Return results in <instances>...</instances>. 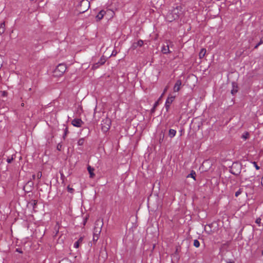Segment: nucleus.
<instances>
[{
  "mask_svg": "<svg viewBox=\"0 0 263 263\" xmlns=\"http://www.w3.org/2000/svg\"><path fill=\"white\" fill-rule=\"evenodd\" d=\"M182 7L181 6H177L174 8L171 12H169L166 16V18L169 22H172L173 20L178 18L181 14Z\"/></svg>",
  "mask_w": 263,
  "mask_h": 263,
  "instance_id": "obj_1",
  "label": "nucleus"
},
{
  "mask_svg": "<svg viewBox=\"0 0 263 263\" xmlns=\"http://www.w3.org/2000/svg\"><path fill=\"white\" fill-rule=\"evenodd\" d=\"M66 66L64 64H59L53 71L54 77H59L62 76L66 70Z\"/></svg>",
  "mask_w": 263,
  "mask_h": 263,
  "instance_id": "obj_2",
  "label": "nucleus"
},
{
  "mask_svg": "<svg viewBox=\"0 0 263 263\" xmlns=\"http://www.w3.org/2000/svg\"><path fill=\"white\" fill-rule=\"evenodd\" d=\"M103 226V221L101 219L96 220L95 223L93 234L96 235H100L102 230V228Z\"/></svg>",
  "mask_w": 263,
  "mask_h": 263,
  "instance_id": "obj_3",
  "label": "nucleus"
},
{
  "mask_svg": "<svg viewBox=\"0 0 263 263\" xmlns=\"http://www.w3.org/2000/svg\"><path fill=\"white\" fill-rule=\"evenodd\" d=\"M90 3L88 0H82L79 4V11L81 13H83L88 9Z\"/></svg>",
  "mask_w": 263,
  "mask_h": 263,
  "instance_id": "obj_4",
  "label": "nucleus"
},
{
  "mask_svg": "<svg viewBox=\"0 0 263 263\" xmlns=\"http://www.w3.org/2000/svg\"><path fill=\"white\" fill-rule=\"evenodd\" d=\"M111 120L109 118H105L102 121L101 127L104 133L107 132L110 128Z\"/></svg>",
  "mask_w": 263,
  "mask_h": 263,
  "instance_id": "obj_5",
  "label": "nucleus"
},
{
  "mask_svg": "<svg viewBox=\"0 0 263 263\" xmlns=\"http://www.w3.org/2000/svg\"><path fill=\"white\" fill-rule=\"evenodd\" d=\"M241 166L237 163H234L230 170V172L235 175H238L240 173Z\"/></svg>",
  "mask_w": 263,
  "mask_h": 263,
  "instance_id": "obj_6",
  "label": "nucleus"
},
{
  "mask_svg": "<svg viewBox=\"0 0 263 263\" xmlns=\"http://www.w3.org/2000/svg\"><path fill=\"white\" fill-rule=\"evenodd\" d=\"M105 62L106 59L104 56H102L98 62L96 63L93 65L92 68L94 69L98 68L101 65H103L105 63Z\"/></svg>",
  "mask_w": 263,
  "mask_h": 263,
  "instance_id": "obj_7",
  "label": "nucleus"
},
{
  "mask_svg": "<svg viewBox=\"0 0 263 263\" xmlns=\"http://www.w3.org/2000/svg\"><path fill=\"white\" fill-rule=\"evenodd\" d=\"M175 98V96H172L171 95L169 96V97L167 98V99L166 101V102H165V105L166 111H168L170 105L174 101Z\"/></svg>",
  "mask_w": 263,
  "mask_h": 263,
  "instance_id": "obj_8",
  "label": "nucleus"
},
{
  "mask_svg": "<svg viewBox=\"0 0 263 263\" xmlns=\"http://www.w3.org/2000/svg\"><path fill=\"white\" fill-rule=\"evenodd\" d=\"M71 124L75 127H80L83 124V122L81 119H74L72 120Z\"/></svg>",
  "mask_w": 263,
  "mask_h": 263,
  "instance_id": "obj_9",
  "label": "nucleus"
},
{
  "mask_svg": "<svg viewBox=\"0 0 263 263\" xmlns=\"http://www.w3.org/2000/svg\"><path fill=\"white\" fill-rule=\"evenodd\" d=\"M182 85V82L180 80H178L173 88V91L175 92H178L180 89Z\"/></svg>",
  "mask_w": 263,
  "mask_h": 263,
  "instance_id": "obj_10",
  "label": "nucleus"
},
{
  "mask_svg": "<svg viewBox=\"0 0 263 263\" xmlns=\"http://www.w3.org/2000/svg\"><path fill=\"white\" fill-rule=\"evenodd\" d=\"M143 45V41L141 40H139L137 42H135L132 44V48L136 49L138 47H142Z\"/></svg>",
  "mask_w": 263,
  "mask_h": 263,
  "instance_id": "obj_11",
  "label": "nucleus"
},
{
  "mask_svg": "<svg viewBox=\"0 0 263 263\" xmlns=\"http://www.w3.org/2000/svg\"><path fill=\"white\" fill-rule=\"evenodd\" d=\"M161 51L164 54L170 53L171 51L169 49L168 45L167 44L166 45H163V46L162 47Z\"/></svg>",
  "mask_w": 263,
  "mask_h": 263,
  "instance_id": "obj_12",
  "label": "nucleus"
},
{
  "mask_svg": "<svg viewBox=\"0 0 263 263\" xmlns=\"http://www.w3.org/2000/svg\"><path fill=\"white\" fill-rule=\"evenodd\" d=\"M106 11H105L104 10L100 11L99 13L98 14V15L96 16V18L97 19V20H101L103 17Z\"/></svg>",
  "mask_w": 263,
  "mask_h": 263,
  "instance_id": "obj_13",
  "label": "nucleus"
},
{
  "mask_svg": "<svg viewBox=\"0 0 263 263\" xmlns=\"http://www.w3.org/2000/svg\"><path fill=\"white\" fill-rule=\"evenodd\" d=\"M87 170L89 173L90 177L91 178H93L95 176V174L93 173L95 169L90 165H88L87 166Z\"/></svg>",
  "mask_w": 263,
  "mask_h": 263,
  "instance_id": "obj_14",
  "label": "nucleus"
},
{
  "mask_svg": "<svg viewBox=\"0 0 263 263\" xmlns=\"http://www.w3.org/2000/svg\"><path fill=\"white\" fill-rule=\"evenodd\" d=\"M206 49L205 48L201 49L200 51V52H199V58L200 59H202L204 57V55H205V54L206 53Z\"/></svg>",
  "mask_w": 263,
  "mask_h": 263,
  "instance_id": "obj_15",
  "label": "nucleus"
},
{
  "mask_svg": "<svg viewBox=\"0 0 263 263\" xmlns=\"http://www.w3.org/2000/svg\"><path fill=\"white\" fill-rule=\"evenodd\" d=\"M83 240V238L82 237H80L78 241H77L74 244V247L76 248H78L79 247V245L80 243H81L82 242V241Z\"/></svg>",
  "mask_w": 263,
  "mask_h": 263,
  "instance_id": "obj_16",
  "label": "nucleus"
},
{
  "mask_svg": "<svg viewBox=\"0 0 263 263\" xmlns=\"http://www.w3.org/2000/svg\"><path fill=\"white\" fill-rule=\"evenodd\" d=\"M5 31V22L2 23L0 25V34H3Z\"/></svg>",
  "mask_w": 263,
  "mask_h": 263,
  "instance_id": "obj_17",
  "label": "nucleus"
},
{
  "mask_svg": "<svg viewBox=\"0 0 263 263\" xmlns=\"http://www.w3.org/2000/svg\"><path fill=\"white\" fill-rule=\"evenodd\" d=\"M176 133V131L173 129H170L168 133V135L171 138L174 137Z\"/></svg>",
  "mask_w": 263,
  "mask_h": 263,
  "instance_id": "obj_18",
  "label": "nucleus"
},
{
  "mask_svg": "<svg viewBox=\"0 0 263 263\" xmlns=\"http://www.w3.org/2000/svg\"><path fill=\"white\" fill-rule=\"evenodd\" d=\"M168 88V86H166L164 90H163V93H162V95H161V96L159 97V98L158 99V100H157V101H158V104L159 103V101L161 100V99L162 98L163 96H164V95L165 93V92L167 91V89Z\"/></svg>",
  "mask_w": 263,
  "mask_h": 263,
  "instance_id": "obj_19",
  "label": "nucleus"
},
{
  "mask_svg": "<svg viewBox=\"0 0 263 263\" xmlns=\"http://www.w3.org/2000/svg\"><path fill=\"white\" fill-rule=\"evenodd\" d=\"M195 176H196L195 172L194 171H192L191 172V173L187 176V178L191 177V178H193L194 180H195Z\"/></svg>",
  "mask_w": 263,
  "mask_h": 263,
  "instance_id": "obj_20",
  "label": "nucleus"
},
{
  "mask_svg": "<svg viewBox=\"0 0 263 263\" xmlns=\"http://www.w3.org/2000/svg\"><path fill=\"white\" fill-rule=\"evenodd\" d=\"M59 263H72L71 260L67 258H65L61 260Z\"/></svg>",
  "mask_w": 263,
  "mask_h": 263,
  "instance_id": "obj_21",
  "label": "nucleus"
},
{
  "mask_svg": "<svg viewBox=\"0 0 263 263\" xmlns=\"http://www.w3.org/2000/svg\"><path fill=\"white\" fill-rule=\"evenodd\" d=\"M100 235H96L93 234V242H96L99 238Z\"/></svg>",
  "mask_w": 263,
  "mask_h": 263,
  "instance_id": "obj_22",
  "label": "nucleus"
},
{
  "mask_svg": "<svg viewBox=\"0 0 263 263\" xmlns=\"http://www.w3.org/2000/svg\"><path fill=\"white\" fill-rule=\"evenodd\" d=\"M194 246L196 248H198L199 247L200 242H199V241L198 240H197V239L194 240Z\"/></svg>",
  "mask_w": 263,
  "mask_h": 263,
  "instance_id": "obj_23",
  "label": "nucleus"
},
{
  "mask_svg": "<svg viewBox=\"0 0 263 263\" xmlns=\"http://www.w3.org/2000/svg\"><path fill=\"white\" fill-rule=\"evenodd\" d=\"M84 139L81 138L79 140V141L78 142V144L79 145H83L84 144Z\"/></svg>",
  "mask_w": 263,
  "mask_h": 263,
  "instance_id": "obj_24",
  "label": "nucleus"
},
{
  "mask_svg": "<svg viewBox=\"0 0 263 263\" xmlns=\"http://www.w3.org/2000/svg\"><path fill=\"white\" fill-rule=\"evenodd\" d=\"M158 105H159V104H158V101H156V102L155 103V104H154V106H153V108L152 109V110H151V111H152V112H154V111H155V110L156 108L158 106Z\"/></svg>",
  "mask_w": 263,
  "mask_h": 263,
  "instance_id": "obj_25",
  "label": "nucleus"
},
{
  "mask_svg": "<svg viewBox=\"0 0 263 263\" xmlns=\"http://www.w3.org/2000/svg\"><path fill=\"white\" fill-rule=\"evenodd\" d=\"M68 127H66L64 129V134L63 135V139H65V137L67 135V134H68Z\"/></svg>",
  "mask_w": 263,
  "mask_h": 263,
  "instance_id": "obj_26",
  "label": "nucleus"
},
{
  "mask_svg": "<svg viewBox=\"0 0 263 263\" xmlns=\"http://www.w3.org/2000/svg\"><path fill=\"white\" fill-rule=\"evenodd\" d=\"M263 43V37L261 38L260 42L255 46V48H258V47Z\"/></svg>",
  "mask_w": 263,
  "mask_h": 263,
  "instance_id": "obj_27",
  "label": "nucleus"
},
{
  "mask_svg": "<svg viewBox=\"0 0 263 263\" xmlns=\"http://www.w3.org/2000/svg\"><path fill=\"white\" fill-rule=\"evenodd\" d=\"M242 193V189H240L235 193V196L238 197Z\"/></svg>",
  "mask_w": 263,
  "mask_h": 263,
  "instance_id": "obj_28",
  "label": "nucleus"
},
{
  "mask_svg": "<svg viewBox=\"0 0 263 263\" xmlns=\"http://www.w3.org/2000/svg\"><path fill=\"white\" fill-rule=\"evenodd\" d=\"M249 137V134L248 133H245L242 135V138L244 139H247Z\"/></svg>",
  "mask_w": 263,
  "mask_h": 263,
  "instance_id": "obj_29",
  "label": "nucleus"
},
{
  "mask_svg": "<svg viewBox=\"0 0 263 263\" xmlns=\"http://www.w3.org/2000/svg\"><path fill=\"white\" fill-rule=\"evenodd\" d=\"M36 176L37 178L40 179L42 177V173L41 172H37Z\"/></svg>",
  "mask_w": 263,
  "mask_h": 263,
  "instance_id": "obj_30",
  "label": "nucleus"
},
{
  "mask_svg": "<svg viewBox=\"0 0 263 263\" xmlns=\"http://www.w3.org/2000/svg\"><path fill=\"white\" fill-rule=\"evenodd\" d=\"M237 92V87L236 88L234 87L233 89L231 90V93L233 95H234Z\"/></svg>",
  "mask_w": 263,
  "mask_h": 263,
  "instance_id": "obj_31",
  "label": "nucleus"
},
{
  "mask_svg": "<svg viewBox=\"0 0 263 263\" xmlns=\"http://www.w3.org/2000/svg\"><path fill=\"white\" fill-rule=\"evenodd\" d=\"M67 190L69 192L71 193H73V192L74 191V190L72 188L69 187V186L67 187Z\"/></svg>",
  "mask_w": 263,
  "mask_h": 263,
  "instance_id": "obj_32",
  "label": "nucleus"
},
{
  "mask_svg": "<svg viewBox=\"0 0 263 263\" xmlns=\"http://www.w3.org/2000/svg\"><path fill=\"white\" fill-rule=\"evenodd\" d=\"M62 144H61L60 143L58 144L57 145V149L59 151H61V148H62Z\"/></svg>",
  "mask_w": 263,
  "mask_h": 263,
  "instance_id": "obj_33",
  "label": "nucleus"
},
{
  "mask_svg": "<svg viewBox=\"0 0 263 263\" xmlns=\"http://www.w3.org/2000/svg\"><path fill=\"white\" fill-rule=\"evenodd\" d=\"M253 164H254V166L255 167V168H256V170H259V167L257 165L256 162H253Z\"/></svg>",
  "mask_w": 263,
  "mask_h": 263,
  "instance_id": "obj_34",
  "label": "nucleus"
},
{
  "mask_svg": "<svg viewBox=\"0 0 263 263\" xmlns=\"http://www.w3.org/2000/svg\"><path fill=\"white\" fill-rule=\"evenodd\" d=\"M260 221H261V219L258 218L256 219L255 222L257 224H259L260 223Z\"/></svg>",
  "mask_w": 263,
  "mask_h": 263,
  "instance_id": "obj_35",
  "label": "nucleus"
},
{
  "mask_svg": "<svg viewBox=\"0 0 263 263\" xmlns=\"http://www.w3.org/2000/svg\"><path fill=\"white\" fill-rule=\"evenodd\" d=\"M13 159V156H12L11 158H8L7 160V161L8 163H11L12 162Z\"/></svg>",
  "mask_w": 263,
  "mask_h": 263,
  "instance_id": "obj_36",
  "label": "nucleus"
},
{
  "mask_svg": "<svg viewBox=\"0 0 263 263\" xmlns=\"http://www.w3.org/2000/svg\"><path fill=\"white\" fill-rule=\"evenodd\" d=\"M36 203H37V201L36 200H34L33 201V203H32V204L33 205V208H35V206L36 205Z\"/></svg>",
  "mask_w": 263,
  "mask_h": 263,
  "instance_id": "obj_37",
  "label": "nucleus"
},
{
  "mask_svg": "<svg viewBox=\"0 0 263 263\" xmlns=\"http://www.w3.org/2000/svg\"><path fill=\"white\" fill-rule=\"evenodd\" d=\"M208 228H210V225H208V226H205L204 229H205V231L208 232V233H209V232L207 230Z\"/></svg>",
  "mask_w": 263,
  "mask_h": 263,
  "instance_id": "obj_38",
  "label": "nucleus"
},
{
  "mask_svg": "<svg viewBox=\"0 0 263 263\" xmlns=\"http://www.w3.org/2000/svg\"><path fill=\"white\" fill-rule=\"evenodd\" d=\"M117 53V51H113L111 55H116Z\"/></svg>",
  "mask_w": 263,
  "mask_h": 263,
  "instance_id": "obj_39",
  "label": "nucleus"
},
{
  "mask_svg": "<svg viewBox=\"0 0 263 263\" xmlns=\"http://www.w3.org/2000/svg\"><path fill=\"white\" fill-rule=\"evenodd\" d=\"M222 263H234V261H230V262H222Z\"/></svg>",
  "mask_w": 263,
  "mask_h": 263,
  "instance_id": "obj_40",
  "label": "nucleus"
},
{
  "mask_svg": "<svg viewBox=\"0 0 263 263\" xmlns=\"http://www.w3.org/2000/svg\"><path fill=\"white\" fill-rule=\"evenodd\" d=\"M35 175H33L32 176V178H33V179H35Z\"/></svg>",
  "mask_w": 263,
  "mask_h": 263,
  "instance_id": "obj_41",
  "label": "nucleus"
}]
</instances>
